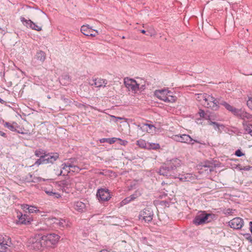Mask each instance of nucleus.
<instances>
[{
	"mask_svg": "<svg viewBox=\"0 0 252 252\" xmlns=\"http://www.w3.org/2000/svg\"><path fill=\"white\" fill-rule=\"evenodd\" d=\"M197 99L200 101L205 107L212 110L217 111L219 109V101L211 95L207 94H198Z\"/></svg>",
	"mask_w": 252,
	"mask_h": 252,
	"instance_id": "f257e3e1",
	"label": "nucleus"
},
{
	"mask_svg": "<svg viewBox=\"0 0 252 252\" xmlns=\"http://www.w3.org/2000/svg\"><path fill=\"white\" fill-rule=\"evenodd\" d=\"M181 161L179 158H171L167 160L160 167L159 173L166 177L171 176V171L174 170L181 165Z\"/></svg>",
	"mask_w": 252,
	"mask_h": 252,
	"instance_id": "f03ea898",
	"label": "nucleus"
},
{
	"mask_svg": "<svg viewBox=\"0 0 252 252\" xmlns=\"http://www.w3.org/2000/svg\"><path fill=\"white\" fill-rule=\"evenodd\" d=\"M214 215L208 214L205 212H201L193 220L194 224L199 225L210 222L213 219Z\"/></svg>",
	"mask_w": 252,
	"mask_h": 252,
	"instance_id": "7ed1b4c3",
	"label": "nucleus"
},
{
	"mask_svg": "<svg viewBox=\"0 0 252 252\" xmlns=\"http://www.w3.org/2000/svg\"><path fill=\"white\" fill-rule=\"evenodd\" d=\"M60 238V237L57 234L50 233L42 236V240L46 247L52 248L58 243Z\"/></svg>",
	"mask_w": 252,
	"mask_h": 252,
	"instance_id": "20e7f679",
	"label": "nucleus"
},
{
	"mask_svg": "<svg viewBox=\"0 0 252 252\" xmlns=\"http://www.w3.org/2000/svg\"><path fill=\"white\" fill-rule=\"evenodd\" d=\"M46 53L42 51H38L36 52L32 60V64L35 67L41 65L46 59Z\"/></svg>",
	"mask_w": 252,
	"mask_h": 252,
	"instance_id": "39448f33",
	"label": "nucleus"
},
{
	"mask_svg": "<svg viewBox=\"0 0 252 252\" xmlns=\"http://www.w3.org/2000/svg\"><path fill=\"white\" fill-rule=\"evenodd\" d=\"M176 137L177 138V141L180 142L186 143L191 145H193L194 143H199L202 145L205 144L203 141L193 139L188 134H183L180 136L176 135Z\"/></svg>",
	"mask_w": 252,
	"mask_h": 252,
	"instance_id": "423d86ee",
	"label": "nucleus"
},
{
	"mask_svg": "<svg viewBox=\"0 0 252 252\" xmlns=\"http://www.w3.org/2000/svg\"><path fill=\"white\" fill-rule=\"evenodd\" d=\"M153 212L150 208H145L140 212L139 219L149 222L153 220Z\"/></svg>",
	"mask_w": 252,
	"mask_h": 252,
	"instance_id": "0eeeda50",
	"label": "nucleus"
},
{
	"mask_svg": "<svg viewBox=\"0 0 252 252\" xmlns=\"http://www.w3.org/2000/svg\"><path fill=\"white\" fill-rule=\"evenodd\" d=\"M96 196L100 202L107 201L111 198L108 189H98L97 191Z\"/></svg>",
	"mask_w": 252,
	"mask_h": 252,
	"instance_id": "6e6552de",
	"label": "nucleus"
},
{
	"mask_svg": "<svg viewBox=\"0 0 252 252\" xmlns=\"http://www.w3.org/2000/svg\"><path fill=\"white\" fill-rule=\"evenodd\" d=\"M11 244L10 239L9 236L0 234V252H6L8 246Z\"/></svg>",
	"mask_w": 252,
	"mask_h": 252,
	"instance_id": "1a4fd4ad",
	"label": "nucleus"
},
{
	"mask_svg": "<svg viewBox=\"0 0 252 252\" xmlns=\"http://www.w3.org/2000/svg\"><path fill=\"white\" fill-rule=\"evenodd\" d=\"M124 84L128 90L136 92L139 89V84L134 79L126 78L124 79Z\"/></svg>",
	"mask_w": 252,
	"mask_h": 252,
	"instance_id": "9d476101",
	"label": "nucleus"
},
{
	"mask_svg": "<svg viewBox=\"0 0 252 252\" xmlns=\"http://www.w3.org/2000/svg\"><path fill=\"white\" fill-rule=\"evenodd\" d=\"M218 163H216L215 161L212 162L206 160L199 165V169L204 170L207 173L211 172L214 169V168L218 166Z\"/></svg>",
	"mask_w": 252,
	"mask_h": 252,
	"instance_id": "9b49d317",
	"label": "nucleus"
},
{
	"mask_svg": "<svg viewBox=\"0 0 252 252\" xmlns=\"http://www.w3.org/2000/svg\"><path fill=\"white\" fill-rule=\"evenodd\" d=\"M21 21L23 23L24 26L27 28H30L32 30L41 31L42 30V27L36 25L35 23L33 22L32 20L29 19L27 20L24 17H21Z\"/></svg>",
	"mask_w": 252,
	"mask_h": 252,
	"instance_id": "f8f14e48",
	"label": "nucleus"
},
{
	"mask_svg": "<svg viewBox=\"0 0 252 252\" xmlns=\"http://www.w3.org/2000/svg\"><path fill=\"white\" fill-rule=\"evenodd\" d=\"M42 236L37 238H32L30 240L32 244V248L35 250H41L42 248L46 247L45 243L43 242Z\"/></svg>",
	"mask_w": 252,
	"mask_h": 252,
	"instance_id": "ddd939ff",
	"label": "nucleus"
},
{
	"mask_svg": "<svg viewBox=\"0 0 252 252\" xmlns=\"http://www.w3.org/2000/svg\"><path fill=\"white\" fill-rule=\"evenodd\" d=\"M244 225L243 220L239 217H236L229 221V225L235 229H241Z\"/></svg>",
	"mask_w": 252,
	"mask_h": 252,
	"instance_id": "4468645a",
	"label": "nucleus"
},
{
	"mask_svg": "<svg viewBox=\"0 0 252 252\" xmlns=\"http://www.w3.org/2000/svg\"><path fill=\"white\" fill-rule=\"evenodd\" d=\"M51 223H55L59 225L60 226L62 227H68L70 226V222L67 220H64L61 219L60 220H58L55 218H52L49 220Z\"/></svg>",
	"mask_w": 252,
	"mask_h": 252,
	"instance_id": "2eb2a0df",
	"label": "nucleus"
},
{
	"mask_svg": "<svg viewBox=\"0 0 252 252\" xmlns=\"http://www.w3.org/2000/svg\"><path fill=\"white\" fill-rule=\"evenodd\" d=\"M35 155L40 158H45V157L49 156L50 158H59V155L57 153L55 154L52 153H47V152L41 149H39L35 151Z\"/></svg>",
	"mask_w": 252,
	"mask_h": 252,
	"instance_id": "dca6fc26",
	"label": "nucleus"
},
{
	"mask_svg": "<svg viewBox=\"0 0 252 252\" xmlns=\"http://www.w3.org/2000/svg\"><path fill=\"white\" fill-rule=\"evenodd\" d=\"M81 32L86 36H95L97 34V32L93 30L88 25H83L81 28Z\"/></svg>",
	"mask_w": 252,
	"mask_h": 252,
	"instance_id": "f3484780",
	"label": "nucleus"
},
{
	"mask_svg": "<svg viewBox=\"0 0 252 252\" xmlns=\"http://www.w3.org/2000/svg\"><path fill=\"white\" fill-rule=\"evenodd\" d=\"M93 83L91 85L94 86L97 88L104 87L107 84V81L106 79L100 78H96L93 79Z\"/></svg>",
	"mask_w": 252,
	"mask_h": 252,
	"instance_id": "a211bd4d",
	"label": "nucleus"
},
{
	"mask_svg": "<svg viewBox=\"0 0 252 252\" xmlns=\"http://www.w3.org/2000/svg\"><path fill=\"white\" fill-rule=\"evenodd\" d=\"M168 93H169L168 89L157 90L154 92V94L158 99L164 101Z\"/></svg>",
	"mask_w": 252,
	"mask_h": 252,
	"instance_id": "6ab92c4d",
	"label": "nucleus"
},
{
	"mask_svg": "<svg viewBox=\"0 0 252 252\" xmlns=\"http://www.w3.org/2000/svg\"><path fill=\"white\" fill-rule=\"evenodd\" d=\"M62 166L63 169L66 170L67 172H69L71 171L72 172H78V171H79L80 170L79 167L77 166L73 165L70 163H63Z\"/></svg>",
	"mask_w": 252,
	"mask_h": 252,
	"instance_id": "aec40b11",
	"label": "nucleus"
},
{
	"mask_svg": "<svg viewBox=\"0 0 252 252\" xmlns=\"http://www.w3.org/2000/svg\"><path fill=\"white\" fill-rule=\"evenodd\" d=\"M18 218L19 219V222L21 224H28L30 223L32 220V218L26 214H21L20 216L18 215Z\"/></svg>",
	"mask_w": 252,
	"mask_h": 252,
	"instance_id": "412c9836",
	"label": "nucleus"
},
{
	"mask_svg": "<svg viewBox=\"0 0 252 252\" xmlns=\"http://www.w3.org/2000/svg\"><path fill=\"white\" fill-rule=\"evenodd\" d=\"M22 208L26 213H33L39 212L37 207L34 206H30L28 204L22 205Z\"/></svg>",
	"mask_w": 252,
	"mask_h": 252,
	"instance_id": "4be33fe9",
	"label": "nucleus"
},
{
	"mask_svg": "<svg viewBox=\"0 0 252 252\" xmlns=\"http://www.w3.org/2000/svg\"><path fill=\"white\" fill-rule=\"evenodd\" d=\"M208 125L213 126L214 129L219 133H221L222 131V129H223L224 128V126L223 125L219 124L215 122H213L210 120L208 121Z\"/></svg>",
	"mask_w": 252,
	"mask_h": 252,
	"instance_id": "5701e85b",
	"label": "nucleus"
},
{
	"mask_svg": "<svg viewBox=\"0 0 252 252\" xmlns=\"http://www.w3.org/2000/svg\"><path fill=\"white\" fill-rule=\"evenodd\" d=\"M60 186L62 188L63 191L67 193L69 192V189L71 187V183L69 182V181L67 180L60 183Z\"/></svg>",
	"mask_w": 252,
	"mask_h": 252,
	"instance_id": "b1692460",
	"label": "nucleus"
},
{
	"mask_svg": "<svg viewBox=\"0 0 252 252\" xmlns=\"http://www.w3.org/2000/svg\"><path fill=\"white\" fill-rule=\"evenodd\" d=\"M141 193L138 191H136L135 193L131 195L130 196L124 199L121 203L123 204H126L132 200H133L134 199L136 198L138 196H140Z\"/></svg>",
	"mask_w": 252,
	"mask_h": 252,
	"instance_id": "393cba45",
	"label": "nucleus"
},
{
	"mask_svg": "<svg viewBox=\"0 0 252 252\" xmlns=\"http://www.w3.org/2000/svg\"><path fill=\"white\" fill-rule=\"evenodd\" d=\"M85 204L81 201L75 202L74 204V208L79 212H83L85 209Z\"/></svg>",
	"mask_w": 252,
	"mask_h": 252,
	"instance_id": "a878e982",
	"label": "nucleus"
},
{
	"mask_svg": "<svg viewBox=\"0 0 252 252\" xmlns=\"http://www.w3.org/2000/svg\"><path fill=\"white\" fill-rule=\"evenodd\" d=\"M242 125L244 130L247 132L248 133L252 136V125L249 124L248 122L246 121L243 122Z\"/></svg>",
	"mask_w": 252,
	"mask_h": 252,
	"instance_id": "bb28decb",
	"label": "nucleus"
},
{
	"mask_svg": "<svg viewBox=\"0 0 252 252\" xmlns=\"http://www.w3.org/2000/svg\"><path fill=\"white\" fill-rule=\"evenodd\" d=\"M25 179L27 182L34 183L40 182L42 180L40 177H35V176H33L31 173H29Z\"/></svg>",
	"mask_w": 252,
	"mask_h": 252,
	"instance_id": "cd10ccee",
	"label": "nucleus"
},
{
	"mask_svg": "<svg viewBox=\"0 0 252 252\" xmlns=\"http://www.w3.org/2000/svg\"><path fill=\"white\" fill-rule=\"evenodd\" d=\"M169 93H167V95L165 97L164 102H174L176 100V96L172 95V92L168 90Z\"/></svg>",
	"mask_w": 252,
	"mask_h": 252,
	"instance_id": "c85d7f7f",
	"label": "nucleus"
},
{
	"mask_svg": "<svg viewBox=\"0 0 252 252\" xmlns=\"http://www.w3.org/2000/svg\"><path fill=\"white\" fill-rule=\"evenodd\" d=\"M60 82L62 84L65 85L70 82V78L68 74L63 75L60 78Z\"/></svg>",
	"mask_w": 252,
	"mask_h": 252,
	"instance_id": "c756f323",
	"label": "nucleus"
},
{
	"mask_svg": "<svg viewBox=\"0 0 252 252\" xmlns=\"http://www.w3.org/2000/svg\"><path fill=\"white\" fill-rule=\"evenodd\" d=\"M241 119H243L244 121H245V119H247L250 121H252V115L244 110H242V112L241 113V115L240 116V117Z\"/></svg>",
	"mask_w": 252,
	"mask_h": 252,
	"instance_id": "7c9ffc66",
	"label": "nucleus"
},
{
	"mask_svg": "<svg viewBox=\"0 0 252 252\" xmlns=\"http://www.w3.org/2000/svg\"><path fill=\"white\" fill-rule=\"evenodd\" d=\"M4 126L12 131H16L17 130L16 127L17 126V124L16 123H13V124H10L8 122H6Z\"/></svg>",
	"mask_w": 252,
	"mask_h": 252,
	"instance_id": "2f4dec72",
	"label": "nucleus"
},
{
	"mask_svg": "<svg viewBox=\"0 0 252 252\" xmlns=\"http://www.w3.org/2000/svg\"><path fill=\"white\" fill-rule=\"evenodd\" d=\"M219 101V105H221L225 107V108L230 112H231L233 109L234 108L233 106L229 105L226 102L224 101H220V98H218Z\"/></svg>",
	"mask_w": 252,
	"mask_h": 252,
	"instance_id": "473e14b6",
	"label": "nucleus"
},
{
	"mask_svg": "<svg viewBox=\"0 0 252 252\" xmlns=\"http://www.w3.org/2000/svg\"><path fill=\"white\" fill-rule=\"evenodd\" d=\"M137 144L141 148L148 149V142H146L144 140L140 139L137 141Z\"/></svg>",
	"mask_w": 252,
	"mask_h": 252,
	"instance_id": "72a5a7b5",
	"label": "nucleus"
},
{
	"mask_svg": "<svg viewBox=\"0 0 252 252\" xmlns=\"http://www.w3.org/2000/svg\"><path fill=\"white\" fill-rule=\"evenodd\" d=\"M52 158H38L35 162V164L39 165L40 164H46L49 162V160Z\"/></svg>",
	"mask_w": 252,
	"mask_h": 252,
	"instance_id": "f704fd0d",
	"label": "nucleus"
},
{
	"mask_svg": "<svg viewBox=\"0 0 252 252\" xmlns=\"http://www.w3.org/2000/svg\"><path fill=\"white\" fill-rule=\"evenodd\" d=\"M160 146L159 144L154 143H148V149L157 150L159 149Z\"/></svg>",
	"mask_w": 252,
	"mask_h": 252,
	"instance_id": "c9c22d12",
	"label": "nucleus"
},
{
	"mask_svg": "<svg viewBox=\"0 0 252 252\" xmlns=\"http://www.w3.org/2000/svg\"><path fill=\"white\" fill-rule=\"evenodd\" d=\"M191 176L189 174H187L185 175H182L181 177L179 178L181 181L184 182H189L191 180Z\"/></svg>",
	"mask_w": 252,
	"mask_h": 252,
	"instance_id": "e433bc0d",
	"label": "nucleus"
},
{
	"mask_svg": "<svg viewBox=\"0 0 252 252\" xmlns=\"http://www.w3.org/2000/svg\"><path fill=\"white\" fill-rule=\"evenodd\" d=\"M242 110V109H238L234 107L231 112L234 115L240 117Z\"/></svg>",
	"mask_w": 252,
	"mask_h": 252,
	"instance_id": "4c0bfd02",
	"label": "nucleus"
},
{
	"mask_svg": "<svg viewBox=\"0 0 252 252\" xmlns=\"http://www.w3.org/2000/svg\"><path fill=\"white\" fill-rule=\"evenodd\" d=\"M199 114L200 117L201 118H204L206 120H208L209 121V120H210V116H207L205 112L203 110H201V109L199 110Z\"/></svg>",
	"mask_w": 252,
	"mask_h": 252,
	"instance_id": "58836bf2",
	"label": "nucleus"
},
{
	"mask_svg": "<svg viewBox=\"0 0 252 252\" xmlns=\"http://www.w3.org/2000/svg\"><path fill=\"white\" fill-rule=\"evenodd\" d=\"M247 106H248V107L250 109H251V110H252V96H249L248 97V100L247 101Z\"/></svg>",
	"mask_w": 252,
	"mask_h": 252,
	"instance_id": "ea45409f",
	"label": "nucleus"
},
{
	"mask_svg": "<svg viewBox=\"0 0 252 252\" xmlns=\"http://www.w3.org/2000/svg\"><path fill=\"white\" fill-rule=\"evenodd\" d=\"M234 155L238 157H240L245 155L244 154L240 149H238L237 150H236L235 152Z\"/></svg>",
	"mask_w": 252,
	"mask_h": 252,
	"instance_id": "a19ab883",
	"label": "nucleus"
},
{
	"mask_svg": "<svg viewBox=\"0 0 252 252\" xmlns=\"http://www.w3.org/2000/svg\"><path fill=\"white\" fill-rule=\"evenodd\" d=\"M118 140L117 138H108V143L111 144L116 142Z\"/></svg>",
	"mask_w": 252,
	"mask_h": 252,
	"instance_id": "79ce46f5",
	"label": "nucleus"
},
{
	"mask_svg": "<svg viewBox=\"0 0 252 252\" xmlns=\"http://www.w3.org/2000/svg\"><path fill=\"white\" fill-rule=\"evenodd\" d=\"M61 99L65 103L69 104L70 101L67 98L65 97L64 95L61 96Z\"/></svg>",
	"mask_w": 252,
	"mask_h": 252,
	"instance_id": "37998d69",
	"label": "nucleus"
},
{
	"mask_svg": "<svg viewBox=\"0 0 252 252\" xmlns=\"http://www.w3.org/2000/svg\"><path fill=\"white\" fill-rule=\"evenodd\" d=\"M55 198H59L61 197L60 194L58 192H54L52 195Z\"/></svg>",
	"mask_w": 252,
	"mask_h": 252,
	"instance_id": "c03bdc74",
	"label": "nucleus"
},
{
	"mask_svg": "<svg viewBox=\"0 0 252 252\" xmlns=\"http://www.w3.org/2000/svg\"><path fill=\"white\" fill-rule=\"evenodd\" d=\"M118 140L120 141V144L122 145H126L127 144V141H126V140H123L120 138H118Z\"/></svg>",
	"mask_w": 252,
	"mask_h": 252,
	"instance_id": "a18cd8bd",
	"label": "nucleus"
},
{
	"mask_svg": "<svg viewBox=\"0 0 252 252\" xmlns=\"http://www.w3.org/2000/svg\"><path fill=\"white\" fill-rule=\"evenodd\" d=\"M251 168H252V163L251 164V165H247V166H245L244 167V168H243L244 170H250Z\"/></svg>",
	"mask_w": 252,
	"mask_h": 252,
	"instance_id": "49530a36",
	"label": "nucleus"
},
{
	"mask_svg": "<svg viewBox=\"0 0 252 252\" xmlns=\"http://www.w3.org/2000/svg\"><path fill=\"white\" fill-rule=\"evenodd\" d=\"M108 138H102L99 140L100 143H108Z\"/></svg>",
	"mask_w": 252,
	"mask_h": 252,
	"instance_id": "de8ad7c7",
	"label": "nucleus"
},
{
	"mask_svg": "<svg viewBox=\"0 0 252 252\" xmlns=\"http://www.w3.org/2000/svg\"><path fill=\"white\" fill-rule=\"evenodd\" d=\"M232 211L233 210L231 209H227L226 210V212H225V214H231V213H232Z\"/></svg>",
	"mask_w": 252,
	"mask_h": 252,
	"instance_id": "09e8293b",
	"label": "nucleus"
},
{
	"mask_svg": "<svg viewBox=\"0 0 252 252\" xmlns=\"http://www.w3.org/2000/svg\"><path fill=\"white\" fill-rule=\"evenodd\" d=\"M45 192L49 196H52L54 192L53 190H45Z\"/></svg>",
	"mask_w": 252,
	"mask_h": 252,
	"instance_id": "8fccbe9b",
	"label": "nucleus"
},
{
	"mask_svg": "<svg viewBox=\"0 0 252 252\" xmlns=\"http://www.w3.org/2000/svg\"><path fill=\"white\" fill-rule=\"evenodd\" d=\"M0 135L1 136H3L4 137H6V134L4 133V132L0 130Z\"/></svg>",
	"mask_w": 252,
	"mask_h": 252,
	"instance_id": "3c124183",
	"label": "nucleus"
},
{
	"mask_svg": "<svg viewBox=\"0 0 252 252\" xmlns=\"http://www.w3.org/2000/svg\"><path fill=\"white\" fill-rule=\"evenodd\" d=\"M247 239L250 242L252 243V237L251 236L249 235L248 237H247Z\"/></svg>",
	"mask_w": 252,
	"mask_h": 252,
	"instance_id": "603ef678",
	"label": "nucleus"
},
{
	"mask_svg": "<svg viewBox=\"0 0 252 252\" xmlns=\"http://www.w3.org/2000/svg\"><path fill=\"white\" fill-rule=\"evenodd\" d=\"M144 125L146 126H148L150 128H152V127H155V126L153 125H150V124H145Z\"/></svg>",
	"mask_w": 252,
	"mask_h": 252,
	"instance_id": "864d4df0",
	"label": "nucleus"
},
{
	"mask_svg": "<svg viewBox=\"0 0 252 252\" xmlns=\"http://www.w3.org/2000/svg\"><path fill=\"white\" fill-rule=\"evenodd\" d=\"M250 229L252 233V221L250 222Z\"/></svg>",
	"mask_w": 252,
	"mask_h": 252,
	"instance_id": "5fc2aeb1",
	"label": "nucleus"
},
{
	"mask_svg": "<svg viewBox=\"0 0 252 252\" xmlns=\"http://www.w3.org/2000/svg\"><path fill=\"white\" fill-rule=\"evenodd\" d=\"M140 32L143 34H146V31H145L144 30H142L140 31Z\"/></svg>",
	"mask_w": 252,
	"mask_h": 252,
	"instance_id": "6e6d98bb",
	"label": "nucleus"
},
{
	"mask_svg": "<svg viewBox=\"0 0 252 252\" xmlns=\"http://www.w3.org/2000/svg\"><path fill=\"white\" fill-rule=\"evenodd\" d=\"M0 102L2 104H3L4 103H5V101L0 98Z\"/></svg>",
	"mask_w": 252,
	"mask_h": 252,
	"instance_id": "4d7b16f0",
	"label": "nucleus"
},
{
	"mask_svg": "<svg viewBox=\"0 0 252 252\" xmlns=\"http://www.w3.org/2000/svg\"><path fill=\"white\" fill-rule=\"evenodd\" d=\"M3 31L2 30V29H1V28H0V33L1 34H3Z\"/></svg>",
	"mask_w": 252,
	"mask_h": 252,
	"instance_id": "13d9d810",
	"label": "nucleus"
},
{
	"mask_svg": "<svg viewBox=\"0 0 252 252\" xmlns=\"http://www.w3.org/2000/svg\"><path fill=\"white\" fill-rule=\"evenodd\" d=\"M117 119H118V120H121V119H122V118H121V117H117Z\"/></svg>",
	"mask_w": 252,
	"mask_h": 252,
	"instance_id": "bf43d9fd",
	"label": "nucleus"
},
{
	"mask_svg": "<svg viewBox=\"0 0 252 252\" xmlns=\"http://www.w3.org/2000/svg\"><path fill=\"white\" fill-rule=\"evenodd\" d=\"M146 35H150V36H152V34H146Z\"/></svg>",
	"mask_w": 252,
	"mask_h": 252,
	"instance_id": "052dcab7",
	"label": "nucleus"
},
{
	"mask_svg": "<svg viewBox=\"0 0 252 252\" xmlns=\"http://www.w3.org/2000/svg\"><path fill=\"white\" fill-rule=\"evenodd\" d=\"M53 159H54V161H55V160H56V159H57V158H53Z\"/></svg>",
	"mask_w": 252,
	"mask_h": 252,
	"instance_id": "680f3d73",
	"label": "nucleus"
}]
</instances>
